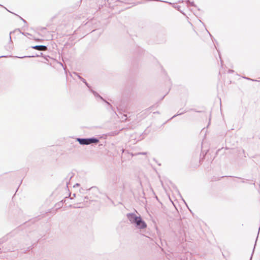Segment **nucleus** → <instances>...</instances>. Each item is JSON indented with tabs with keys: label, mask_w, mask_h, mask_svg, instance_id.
Listing matches in <instances>:
<instances>
[{
	"label": "nucleus",
	"mask_w": 260,
	"mask_h": 260,
	"mask_svg": "<svg viewBox=\"0 0 260 260\" xmlns=\"http://www.w3.org/2000/svg\"><path fill=\"white\" fill-rule=\"evenodd\" d=\"M246 79H248V80H250V79L249 78H246Z\"/></svg>",
	"instance_id": "nucleus-32"
},
{
	"label": "nucleus",
	"mask_w": 260,
	"mask_h": 260,
	"mask_svg": "<svg viewBox=\"0 0 260 260\" xmlns=\"http://www.w3.org/2000/svg\"><path fill=\"white\" fill-rule=\"evenodd\" d=\"M91 93H93V94L94 95V96L100 98L101 100H102L103 101L105 102L107 104L109 105L110 107L112 108V105L110 103H109L108 102L106 101L102 96H101L98 92H96L95 91L93 90V89H90V91Z\"/></svg>",
	"instance_id": "nucleus-3"
},
{
	"label": "nucleus",
	"mask_w": 260,
	"mask_h": 260,
	"mask_svg": "<svg viewBox=\"0 0 260 260\" xmlns=\"http://www.w3.org/2000/svg\"><path fill=\"white\" fill-rule=\"evenodd\" d=\"M126 217L131 222L132 224H133L136 220L138 217L135 213H129L126 214Z\"/></svg>",
	"instance_id": "nucleus-2"
},
{
	"label": "nucleus",
	"mask_w": 260,
	"mask_h": 260,
	"mask_svg": "<svg viewBox=\"0 0 260 260\" xmlns=\"http://www.w3.org/2000/svg\"><path fill=\"white\" fill-rule=\"evenodd\" d=\"M80 186V184L79 183H77L75 185H74V187H76V186Z\"/></svg>",
	"instance_id": "nucleus-23"
},
{
	"label": "nucleus",
	"mask_w": 260,
	"mask_h": 260,
	"mask_svg": "<svg viewBox=\"0 0 260 260\" xmlns=\"http://www.w3.org/2000/svg\"><path fill=\"white\" fill-rule=\"evenodd\" d=\"M121 118L122 119V121H126L127 119V116L126 115H123Z\"/></svg>",
	"instance_id": "nucleus-16"
},
{
	"label": "nucleus",
	"mask_w": 260,
	"mask_h": 260,
	"mask_svg": "<svg viewBox=\"0 0 260 260\" xmlns=\"http://www.w3.org/2000/svg\"><path fill=\"white\" fill-rule=\"evenodd\" d=\"M60 204H61V205L63 204V201L62 200L61 201V202L59 203V206L60 205Z\"/></svg>",
	"instance_id": "nucleus-27"
},
{
	"label": "nucleus",
	"mask_w": 260,
	"mask_h": 260,
	"mask_svg": "<svg viewBox=\"0 0 260 260\" xmlns=\"http://www.w3.org/2000/svg\"><path fill=\"white\" fill-rule=\"evenodd\" d=\"M7 57V56L3 55V56H1L0 58H1V57Z\"/></svg>",
	"instance_id": "nucleus-26"
},
{
	"label": "nucleus",
	"mask_w": 260,
	"mask_h": 260,
	"mask_svg": "<svg viewBox=\"0 0 260 260\" xmlns=\"http://www.w3.org/2000/svg\"><path fill=\"white\" fill-rule=\"evenodd\" d=\"M181 110V109H180L179 110V112H178V113L177 114H175L174 115L172 118H170V119H172V118L176 117L177 116H178V115H181L182 114H183V113L186 112L187 111L186 110H184L183 111H182V112H179Z\"/></svg>",
	"instance_id": "nucleus-12"
},
{
	"label": "nucleus",
	"mask_w": 260,
	"mask_h": 260,
	"mask_svg": "<svg viewBox=\"0 0 260 260\" xmlns=\"http://www.w3.org/2000/svg\"><path fill=\"white\" fill-rule=\"evenodd\" d=\"M251 184H253V185H255V183H254V182H253V183H251Z\"/></svg>",
	"instance_id": "nucleus-29"
},
{
	"label": "nucleus",
	"mask_w": 260,
	"mask_h": 260,
	"mask_svg": "<svg viewBox=\"0 0 260 260\" xmlns=\"http://www.w3.org/2000/svg\"><path fill=\"white\" fill-rule=\"evenodd\" d=\"M73 74H74L75 75L77 76L78 77V78H79L80 80H81V81H82L83 83H84V82H85L86 80H85L84 78H83V77H82L81 76H80L79 75V74H78V73H76V72H74V73H73Z\"/></svg>",
	"instance_id": "nucleus-11"
},
{
	"label": "nucleus",
	"mask_w": 260,
	"mask_h": 260,
	"mask_svg": "<svg viewBox=\"0 0 260 260\" xmlns=\"http://www.w3.org/2000/svg\"><path fill=\"white\" fill-rule=\"evenodd\" d=\"M23 35H24V36H27V35H31L30 34L28 33V32H22V33Z\"/></svg>",
	"instance_id": "nucleus-21"
},
{
	"label": "nucleus",
	"mask_w": 260,
	"mask_h": 260,
	"mask_svg": "<svg viewBox=\"0 0 260 260\" xmlns=\"http://www.w3.org/2000/svg\"><path fill=\"white\" fill-rule=\"evenodd\" d=\"M180 7H180V6H175V8L176 9H177L178 11H180V12H181V11L180 10Z\"/></svg>",
	"instance_id": "nucleus-20"
},
{
	"label": "nucleus",
	"mask_w": 260,
	"mask_h": 260,
	"mask_svg": "<svg viewBox=\"0 0 260 260\" xmlns=\"http://www.w3.org/2000/svg\"><path fill=\"white\" fill-rule=\"evenodd\" d=\"M228 72H229V73H232L234 72V71H233V70H229V71H228Z\"/></svg>",
	"instance_id": "nucleus-25"
},
{
	"label": "nucleus",
	"mask_w": 260,
	"mask_h": 260,
	"mask_svg": "<svg viewBox=\"0 0 260 260\" xmlns=\"http://www.w3.org/2000/svg\"><path fill=\"white\" fill-rule=\"evenodd\" d=\"M120 181V176L117 175H113L110 179V182L112 185L118 184Z\"/></svg>",
	"instance_id": "nucleus-1"
},
{
	"label": "nucleus",
	"mask_w": 260,
	"mask_h": 260,
	"mask_svg": "<svg viewBox=\"0 0 260 260\" xmlns=\"http://www.w3.org/2000/svg\"><path fill=\"white\" fill-rule=\"evenodd\" d=\"M76 141L79 142V143L81 145H87V138H76Z\"/></svg>",
	"instance_id": "nucleus-6"
},
{
	"label": "nucleus",
	"mask_w": 260,
	"mask_h": 260,
	"mask_svg": "<svg viewBox=\"0 0 260 260\" xmlns=\"http://www.w3.org/2000/svg\"><path fill=\"white\" fill-rule=\"evenodd\" d=\"M138 154L146 155V154H147V152H140L138 153Z\"/></svg>",
	"instance_id": "nucleus-19"
},
{
	"label": "nucleus",
	"mask_w": 260,
	"mask_h": 260,
	"mask_svg": "<svg viewBox=\"0 0 260 260\" xmlns=\"http://www.w3.org/2000/svg\"><path fill=\"white\" fill-rule=\"evenodd\" d=\"M186 3L189 6H193L194 7H197V6L194 4L193 2H190L189 0H187L186 1Z\"/></svg>",
	"instance_id": "nucleus-13"
},
{
	"label": "nucleus",
	"mask_w": 260,
	"mask_h": 260,
	"mask_svg": "<svg viewBox=\"0 0 260 260\" xmlns=\"http://www.w3.org/2000/svg\"><path fill=\"white\" fill-rule=\"evenodd\" d=\"M88 190H95L96 191H97L98 188L95 186H92V187H90V188H89Z\"/></svg>",
	"instance_id": "nucleus-15"
},
{
	"label": "nucleus",
	"mask_w": 260,
	"mask_h": 260,
	"mask_svg": "<svg viewBox=\"0 0 260 260\" xmlns=\"http://www.w3.org/2000/svg\"><path fill=\"white\" fill-rule=\"evenodd\" d=\"M87 138V144H98L99 142V139L97 138L92 137V138Z\"/></svg>",
	"instance_id": "nucleus-4"
},
{
	"label": "nucleus",
	"mask_w": 260,
	"mask_h": 260,
	"mask_svg": "<svg viewBox=\"0 0 260 260\" xmlns=\"http://www.w3.org/2000/svg\"><path fill=\"white\" fill-rule=\"evenodd\" d=\"M142 222L143 223H139V225H137L136 226V228L137 229H140V230H143V229H145V228H146L147 224L145 222V221L144 220H142Z\"/></svg>",
	"instance_id": "nucleus-7"
},
{
	"label": "nucleus",
	"mask_w": 260,
	"mask_h": 260,
	"mask_svg": "<svg viewBox=\"0 0 260 260\" xmlns=\"http://www.w3.org/2000/svg\"><path fill=\"white\" fill-rule=\"evenodd\" d=\"M31 48L39 51H45L47 50V47L45 45L32 46Z\"/></svg>",
	"instance_id": "nucleus-5"
},
{
	"label": "nucleus",
	"mask_w": 260,
	"mask_h": 260,
	"mask_svg": "<svg viewBox=\"0 0 260 260\" xmlns=\"http://www.w3.org/2000/svg\"><path fill=\"white\" fill-rule=\"evenodd\" d=\"M89 199V198L88 197V196H86L84 197V202L85 201V200H87L88 199Z\"/></svg>",
	"instance_id": "nucleus-24"
},
{
	"label": "nucleus",
	"mask_w": 260,
	"mask_h": 260,
	"mask_svg": "<svg viewBox=\"0 0 260 260\" xmlns=\"http://www.w3.org/2000/svg\"><path fill=\"white\" fill-rule=\"evenodd\" d=\"M20 19L24 23H27V22L25 20H24V19H23L21 17L19 16H18Z\"/></svg>",
	"instance_id": "nucleus-18"
},
{
	"label": "nucleus",
	"mask_w": 260,
	"mask_h": 260,
	"mask_svg": "<svg viewBox=\"0 0 260 260\" xmlns=\"http://www.w3.org/2000/svg\"><path fill=\"white\" fill-rule=\"evenodd\" d=\"M73 197H76V194H75V193H74V194H73Z\"/></svg>",
	"instance_id": "nucleus-28"
},
{
	"label": "nucleus",
	"mask_w": 260,
	"mask_h": 260,
	"mask_svg": "<svg viewBox=\"0 0 260 260\" xmlns=\"http://www.w3.org/2000/svg\"><path fill=\"white\" fill-rule=\"evenodd\" d=\"M84 83L89 88V90L90 91V89H92L91 86L86 82V81H85V82H84Z\"/></svg>",
	"instance_id": "nucleus-14"
},
{
	"label": "nucleus",
	"mask_w": 260,
	"mask_h": 260,
	"mask_svg": "<svg viewBox=\"0 0 260 260\" xmlns=\"http://www.w3.org/2000/svg\"><path fill=\"white\" fill-rule=\"evenodd\" d=\"M142 220L143 219L142 218L141 216H139L133 224L135 225V226H136L137 225H139V223H143L142 222Z\"/></svg>",
	"instance_id": "nucleus-9"
},
{
	"label": "nucleus",
	"mask_w": 260,
	"mask_h": 260,
	"mask_svg": "<svg viewBox=\"0 0 260 260\" xmlns=\"http://www.w3.org/2000/svg\"><path fill=\"white\" fill-rule=\"evenodd\" d=\"M142 220L143 219L142 218L141 216H139L133 224L135 225V226H136L137 225H139V223H143L142 222Z\"/></svg>",
	"instance_id": "nucleus-8"
},
{
	"label": "nucleus",
	"mask_w": 260,
	"mask_h": 260,
	"mask_svg": "<svg viewBox=\"0 0 260 260\" xmlns=\"http://www.w3.org/2000/svg\"><path fill=\"white\" fill-rule=\"evenodd\" d=\"M107 106H108V107H107V109L108 110H109L110 109H111V110H113V111L114 112V110H113V107H112V108H111L109 105H108V104H107Z\"/></svg>",
	"instance_id": "nucleus-17"
},
{
	"label": "nucleus",
	"mask_w": 260,
	"mask_h": 260,
	"mask_svg": "<svg viewBox=\"0 0 260 260\" xmlns=\"http://www.w3.org/2000/svg\"><path fill=\"white\" fill-rule=\"evenodd\" d=\"M12 32H13L12 31H11V32H10L9 39H10V42H12V39H11V35L12 34Z\"/></svg>",
	"instance_id": "nucleus-22"
},
{
	"label": "nucleus",
	"mask_w": 260,
	"mask_h": 260,
	"mask_svg": "<svg viewBox=\"0 0 260 260\" xmlns=\"http://www.w3.org/2000/svg\"><path fill=\"white\" fill-rule=\"evenodd\" d=\"M242 183H244V182H245V181H244V180H243V181H242Z\"/></svg>",
	"instance_id": "nucleus-31"
},
{
	"label": "nucleus",
	"mask_w": 260,
	"mask_h": 260,
	"mask_svg": "<svg viewBox=\"0 0 260 260\" xmlns=\"http://www.w3.org/2000/svg\"><path fill=\"white\" fill-rule=\"evenodd\" d=\"M41 55H42V53H40V54H36L35 55L24 56L18 57L20 58H25V57H35L40 56Z\"/></svg>",
	"instance_id": "nucleus-10"
},
{
	"label": "nucleus",
	"mask_w": 260,
	"mask_h": 260,
	"mask_svg": "<svg viewBox=\"0 0 260 260\" xmlns=\"http://www.w3.org/2000/svg\"><path fill=\"white\" fill-rule=\"evenodd\" d=\"M68 182L67 181V186L68 187Z\"/></svg>",
	"instance_id": "nucleus-30"
},
{
	"label": "nucleus",
	"mask_w": 260,
	"mask_h": 260,
	"mask_svg": "<svg viewBox=\"0 0 260 260\" xmlns=\"http://www.w3.org/2000/svg\"><path fill=\"white\" fill-rule=\"evenodd\" d=\"M152 0H150V1H152ZM148 1H150V0H148Z\"/></svg>",
	"instance_id": "nucleus-33"
}]
</instances>
